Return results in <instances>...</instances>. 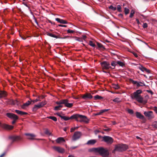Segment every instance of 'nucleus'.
I'll return each instance as SVG.
<instances>
[{
    "label": "nucleus",
    "mask_w": 157,
    "mask_h": 157,
    "mask_svg": "<svg viewBox=\"0 0 157 157\" xmlns=\"http://www.w3.org/2000/svg\"><path fill=\"white\" fill-rule=\"evenodd\" d=\"M113 87L115 89H118L119 86L117 85L114 84L113 85Z\"/></svg>",
    "instance_id": "obj_40"
},
{
    "label": "nucleus",
    "mask_w": 157,
    "mask_h": 157,
    "mask_svg": "<svg viewBox=\"0 0 157 157\" xmlns=\"http://www.w3.org/2000/svg\"><path fill=\"white\" fill-rule=\"evenodd\" d=\"M46 104L45 101H42L38 103L37 105H35L33 108V111H36L38 109L42 107Z\"/></svg>",
    "instance_id": "obj_5"
},
{
    "label": "nucleus",
    "mask_w": 157,
    "mask_h": 157,
    "mask_svg": "<svg viewBox=\"0 0 157 157\" xmlns=\"http://www.w3.org/2000/svg\"><path fill=\"white\" fill-rule=\"evenodd\" d=\"M130 81L133 84L136 85L137 87H139L140 86H143V85H139V84L138 82L137 81H135L132 79H130Z\"/></svg>",
    "instance_id": "obj_22"
},
{
    "label": "nucleus",
    "mask_w": 157,
    "mask_h": 157,
    "mask_svg": "<svg viewBox=\"0 0 157 157\" xmlns=\"http://www.w3.org/2000/svg\"><path fill=\"white\" fill-rule=\"evenodd\" d=\"M55 20L57 22L61 24H67V21L59 18H56Z\"/></svg>",
    "instance_id": "obj_18"
},
{
    "label": "nucleus",
    "mask_w": 157,
    "mask_h": 157,
    "mask_svg": "<svg viewBox=\"0 0 157 157\" xmlns=\"http://www.w3.org/2000/svg\"><path fill=\"white\" fill-rule=\"evenodd\" d=\"M45 133L47 134H50V133L49 132V131L48 130H47L45 131Z\"/></svg>",
    "instance_id": "obj_54"
},
{
    "label": "nucleus",
    "mask_w": 157,
    "mask_h": 157,
    "mask_svg": "<svg viewBox=\"0 0 157 157\" xmlns=\"http://www.w3.org/2000/svg\"><path fill=\"white\" fill-rule=\"evenodd\" d=\"M31 101H28L25 103H24L23 105L21 106V108L23 109H25L29 105L31 104Z\"/></svg>",
    "instance_id": "obj_15"
},
{
    "label": "nucleus",
    "mask_w": 157,
    "mask_h": 157,
    "mask_svg": "<svg viewBox=\"0 0 157 157\" xmlns=\"http://www.w3.org/2000/svg\"><path fill=\"white\" fill-rule=\"evenodd\" d=\"M65 99L60 100L59 101H56V103L57 105H61V104H64Z\"/></svg>",
    "instance_id": "obj_27"
},
{
    "label": "nucleus",
    "mask_w": 157,
    "mask_h": 157,
    "mask_svg": "<svg viewBox=\"0 0 157 157\" xmlns=\"http://www.w3.org/2000/svg\"><path fill=\"white\" fill-rule=\"evenodd\" d=\"M128 148V146L124 144H118L115 146L114 149L113 151V153L116 151L121 152L124 151Z\"/></svg>",
    "instance_id": "obj_3"
},
{
    "label": "nucleus",
    "mask_w": 157,
    "mask_h": 157,
    "mask_svg": "<svg viewBox=\"0 0 157 157\" xmlns=\"http://www.w3.org/2000/svg\"><path fill=\"white\" fill-rule=\"evenodd\" d=\"M6 116L9 118L13 120H17L18 119L17 116L13 113H7Z\"/></svg>",
    "instance_id": "obj_11"
},
{
    "label": "nucleus",
    "mask_w": 157,
    "mask_h": 157,
    "mask_svg": "<svg viewBox=\"0 0 157 157\" xmlns=\"http://www.w3.org/2000/svg\"><path fill=\"white\" fill-rule=\"evenodd\" d=\"M139 84L140 85H143V86H145V84L144 83V82H138Z\"/></svg>",
    "instance_id": "obj_46"
},
{
    "label": "nucleus",
    "mask_w": 157,
    "mask_h": 157,
    "mask_svg": "<svg viewBox=\"0 0 157 157\" xmlns=\"http://www.w3.org/2000/svg\"><path fill=\"white\" fill-rule=\"evenodd\" d=\"M67 99H65L64 105L66 107L71 108L73 106V103H69Z\"/></svg>",
    "instance_id": "obj_14"
},
{
    "label": "nucleus",
    "mask_w": 157,
    "mask_h": 157,
    "mask_svg": "<svg viewBox=\"0 0 157 157\" xmlns=\"http://www.w3.org/2000/svg\"><path fill=\"white\" fill-rule=\"evenodd\" d=\"M117 64H118L120 66L122 67H123L124 65V63L123 62L120 61H118L117 62Z\"/></svg>",
    "instance_id": "obj_33"
},
{
    "label": "nucleus",
    "mask_w": 157,
    "mask_h": 157,
    "mask_svg": "<svg viewBox=\"0 0 157 157\" xmlns=\"http://www.w3.org/2000/svg\"><path fill=\"white\" fill-rule=\"evenodd\" d=\"M142 26L144 28H146L147 27V24L146 23H144Z\"/></svg>",
    "instance_id": "obj_47"
},
{
    "label": "nucleus",
    "mask_w": 157,
    "mask_h": 157,
    "mask_svg": "<svg viewBox=\"0 0 157 157\" xmlns=\"http://www.w3.org/2000/svg\"><path fill=\"white\" fill-rule=\"evenodd\" d=\"M90 152H97V148H93L89 150Z\"/></svg>",
    "instance_id": "obj_31"
},
{
    "label": "nucleus",
    "mask_w": 157,
    "mask_h": 157,
    "mask_svg": "<svg viewBox=\"0 0 157 157\" xmlns=\"http://www.w3.org/2000/svg\"><path fill=\"white\" fill-rule=\"evenodd\" d=\"M60 117L64 121H67L70 119H75L78 122H84L87 123L89 122V120L87 117L84 115L79 114H75L72 115L70 117L66 116H60Z\"/></svg>",
    "instance_id": "obj_1"
},
{
    "label": "nucleus",
    "mask_w": 157,
    "mask_h": 157,
    "mask_svg": "<svg viewBox=\"0 0 157 157\" xmlns=\"http://www.w3.org/2000/svg\"><path fill=\"white\" fill-rule=\"evenodd\" d=\"M121 6L120 5H118L117 6V11L119 12H121Z\"/></svg>",
    "instance_id": "obj_41"
},
{
    "label": "nucleus",
    "mask_w": 157,
    "mask_h": 157,
    "mask_svg": "<svg viewBox=\"0 0 157 157\" xmlns=\"http://www.w3.org/2000/svg\"><path fill=\"white\" fill-rule=\"evenodd\" d=\"M142 91L140 90H137L131 94V97L132 99H135L139 102L143 103V98L140 95Z\"/></svg>",
    "instance_id": "obj_2"
},
{
    "label": "nucleus",
    "mask_w": 157,
    "mask_h": 157,
    "mask_svg": "<svg viewBox=\"0 0 157 157\" xmlns=\"http://www.w3.org/2000/svg\"><path fill=\"white\" fill-rule=\"evenodd\" d=\"M47 35L49 36L54 37L56 39L58 38V37L57 36L51 33H47Z\"/></svg>",
    "instance_id": "obj_30"
},
{
    "label": "nucleus",
    "mask_w": 157,
    "mask_h": 157,
    "mask_svg": "<svg viewBox=\"0 0 157 157\" xmlns=\"http://www.w3.org/2000/svg\"><path fill=\"white\" fill-rule=\"evenodd\" d=\"M15 112L17 114L21 115H26L27 114V113L26 112H23L18 110H15Z\"/></svg>",
    "instance_id": "obj_24"
},
{
    "label": "nucleus",
    "mask_w": 157,
    "mask_h": 157,
    "mask_svg": "<svg viewBox=\"0 0 157 157\" xmlns=\"http://www.w3.org/2000/svg\"><path fill=\"white\" fill-rule=\"evenodd\" d=\"M97 44L99 48H102L103 47L102 45L100 43H97Z\"/></svg>",
    "instance_id": "obj_48"
},
{
    "label": "nucleus",
    "mask_w": 157,
    "mask_h": 157,
    "mask_svg": "<svg viewBox=\"0 0 157 157\" xmlns=\"http://www.w3.org/2000/svg\"><path fill=\"white\" fill-rule=\"evenodd\" d=\"M154 110L155 113H157V107H155Z\"/></svg>",
    "instance_id": "obj_55"
},
{
    "label": "nucleus",
    "mask_w": 157,
    "mask_h": 157,
    "mask_svg": "<svg viewBox=\"0 0 157 157\" xmlns=\"http://www.w3.org/2000/svg\"><path fill=\"white\" fill-rule=\"evenodd\" d=\"M63 107V106L62 105H59L58 106H55L54 108V109L56 110H59L60 109Z\"/></svg>",
    "instance_id": "obj_32"
},
{
    "label": "nucleus",
    "mask_w": 157,
    "mask_h": 157,
    "mask_svg": "<svg viewBox=\"0 0 157 157\" xmlns=\"http://www.w3.org/2000/svg\"><path fill=\"white\" fill-rule=\"evenodd\" d=\"M103 139L107 144H111L113 141L112 138L109 136H105L103 137Z\"/></svg>",
    "instance_id": "obj_9"
},
{
    "label": "nucleus",
    "mask_w": 157,
    "mask_h": 157,
    "mask_svg": "<svg viewBox=\"0 0 157 157\" xmlns=\"http://www.w3.org/2000/svg\"><path fill=\"white\" fill-rule=\"evenodd\" d=\"M101 64L103 69L107 70L111 68L109 63L108 62L104 61L101 63Z\"/></svg>",
    "instance_id": "obj_6"
},
{
    "label": "nucleus",
    "mask_w": 157,
    "mask_h": 157,
    "mask_svg": "<svg viewBox=\"0 0 157 157\" xmlns=\"http://www.w3.org/2000/svg\"><path fill=\"white\" fill-rule=\"evenodd\" d=\"M97 142V140H89L87 142L86 144L88 145H94Z\"/></svg>",
    "instance_id": "obj_21"
},
{
    "label": "nucleus",
    "mask_w": 157,
    "mask_h": 157,
    "mask_svg": "<svg viewBox=\"0 0 157 157\" xmlns=\"http://www.w3.org/2000/svg\"><path fill=\"white\" fill-rule=\"evenodd\" d=\"M110 129L109 128H106V129H104V130L105 131H108Z\"/></svg>",
    "instance_id": "obj_56"
},
{
    "label": "nucleus",
    "mask_w": 157,
    "mask_h": 157,
    "mask_svg": "<svg viewBox=\"0 0 157 157\" xmlns=\"http://www.w3.org/2000/svg\"><path fill=\"white\" fill-rule=\"evenodd\" d=\"M136 138L137 139H140V140H141L142 139L140 138V137L138 136H137L136 137Z\"/></svg>",
    "instance_id": "obj_57"
},
{
    "label": "nucleus",
    "mask_w": 157,
    "mask_h": 157,
    "mask_svg": "<svg viewBox=\"0 0 157 157\" xmlns=\"http://www.w3.org/2000/svg\"><path fill=\"white\" fill-rule=\"evenodd\" d=\"M94 98L95 99H102L103 98L101 96H99L98 95H96L94 97Z\"/></svg>",
    "instance_id": "obj_35"
},
{
    "label": "nucleus",
    "mask_w": 157,
    "mask_h": 157,
    "mask_svg": "<svg viewBox=\"0 0 157 157\" xmlns=\"http://www.w3.org/2000/svg\"><path fill=\"white\" fill-rule=\"evenodd\" d=\"M81 135V132L78 131L75 132L72 137V140L73 141L77 140L80 137Z\"/></svg>",
    "instance_id": "obj_7"
},
{
    "label": "nucleus",
    "mask_w": 157,
    "mask_h": 157,
    "mask_svg": "<svg viewBox=\"0 0 157 157\" xmlns=\"http://www.w3.org/2000/svg\"><path fill=\"white\" fill-rule=\"evenodd\" d=\"M117 64V62L114 61H112L111 63V66L114 67L113 68V69L115 68V67Z\"/></svg>",
    "instance_id": "obj_36"
},
{
    "label": "nucleus",
    "mask_w": 157,
    "mask_h": 157,
    "mask_svg": "<svg viewBox=\"0 0 157 157\" xmlns=\"http://www.w3.org/2000/svg\"><path fill=\"white\" fill-rule=\"evenodd\" d=\"M83 39H85L86 37V36H83Z\"/></svg>",
    "instance_id": "obj_63"
},
{
    "label": "nucleus",
    "mask_w": 157,
    "mask_h": 157,
    "mask_svg": "<svg viewBox=\"0 0 157 157\" xmlns=\"http://www.w3.org/2000/svg\"><path fill=\"white\" fill-rule=\"evenodd\" d=\"M68 157H74V156L71 155H70L68 156Z\"/></svg>",
    "instance_id": "obj_62"
},
{
    "label": "nucleus",
    "mask_w": 157,
    "mask_h": 157,
    "mask_svg": "<svg viewBox=\"0 0 157 157\" xmlns=\"http://www.w3.org/2000/svg\"><path fill=\"white\" fill-rule=\"evenodd\" d=\"M113 101L117 102V103H119L121 101V99L118 98H116L113 100Z\"/></svg>",
    "instance_id": "obj_28"
},
{
    "label": "nucleus",
    "mask_w": 157,
    "mask_h": 157,
    "mask_svg": "<svg viewBox=\"0 0 157 157\" xmlns=\"http://www.w3.org/2000/svg\"><path fill=\"white\" fill-rule=\"evenodd\" d=\"M134 13H135V11L133 10H132L131 11V13H130V15L129 16V17L130 18L132 17L133 16V15L134 14Z\"/></svg>",
    "instance_id": "obj_38"
},
{
    "label": "nucleus",
    "mask_w": 157,
    "mask_h": 157,
    "mask_svg": "<svg viewBox=\"0 0 157 157\" xmlns=\"http://www.w3.org/2000/svg\"><path fill=\"white\" fill-rule=\"evenodd\" d=\"M136 116L137 117L140 119H143L144 118V116L141 114V113L139 112H136Z\"/></svg>",
    "instance_id": "obj_20"
},
{
    "label": "nucleus",
    "mask_w": 157,
    "mask_h": 157,
    "mask_svg": "<svg viewBox=\"0 0 157 157\" xmlns=\"http://www.w3.org/2000/svg\"><path fill=\"white\" fill-rule=\"evenodd\" d=\"M127 111L130 114H132L133 113V110L131 109H128Z\"/></svg>",
    "instance_id": "obj_45"
},
{
    "label": "nucleus",
    "mask_w": 157,
    "mask_h": 157,
    "mask_svg": "<svg viewBox=\"0 0 157 157\" xmlns=\"http://www.w3.org/2000/svg\"><path fill=\"white\" fill-rule=\"evenodd\" d=\"M58 26L59 27H66L67 25H59Z\"/></svg>",
    "instance_id": "obj_53"
},
{
    "label": "nucleus",
    "mask_w": 157,
    "mask_h": 157,
    "mask_svg": "<svg viewBox=\"0 0 157 157\" xmlns=\"http://www.w3.org/2000/svg\"><path fill=\"white\" fill-rule=\"evenodd\" d=\"M5 154L3 153L1 155H0V157H2Z\"/></svg>",
    "instance_id": "obj_59"
},
{
    "label": "nucleus",
    "mask_w": 157,
    "mask_h": 157,
    "mask_svg": "<svg viewBox=\"0 0 157 157\" xmlns=\"http://www.w3.org/2000/svg\"><path fill=\"white\" fill-rule=\"evenodd\" d=\"M48 118L49 119H50L55 121H56L57 120L56 118L55 117L49 116V117H48Z\"/></svg>",
    "instance_id": "obj_34"
},
{
    "label": "nucleus",
    "mask_w": 157,
    "mask_h": 157,
    "mask_svg": "<svg viewBox=\"0 0 157 157\" xmlns=\"http://www.w3.org/2000/svg\"><path fill=\"white\" fill-rule=\"evenodd\" d=\"M97 152L104 157L107 156L108 154L107 151L102 147L97 148Z\"/></svg>",
    "instance_id": "obj_4"
},
{
    "label": "nucleus",
    "mask_w": 157,
    "mask_h": 157,
    "mask_svg": "<svg viewBox=\"0 0 157 157\" xmlns=\"http://www.w3.org/2000/svg\"><path fill=\"white\" fill-rule=\"evenodd\" d=\"M75 40H77L78 41L81 42L82 41V39L80 38L75 37Z\"/></svg>",
    "instance_id": "obj_42"
},
{
    "label": "nucleus",
    "mask_w": 157,
    "mask_h": 157,
    "mask_svg": "<svg viewBox=\"0 0 157 157\" xmlns=\"http://www.w3.org/2000/svg\"><path fill=\"white\" fill-rule=\"evenodd\" d=\"M16 120H13V121L12 122V124H14L16 122Z\"/></svg>",
    "instance_id": "obj_58"
},
{
    "label": "nucleus",
    "mask_w": 157,
    "mask_h": 157,
    "mask_svg": "<svg viewBox=\"0 0 157 157\" xmlns=\"http://www.w3.org/2000/svg\"><path fill=\"white\" fill-rule=\"evenodd\" d=\"M2 127L3 128L6 129H11L13 128V126H12L5 124H3Z\"/></svg>",
    "instance_id": "obj_19"
},
{
    "label": "nucleus",
    "mask_w": 157,
    "mask_h": 157,
    "mask_svg": "<svg viewBox=\"0 0 157 157\" xmlns=\"http://www.w3.org/2000/svg\"><path fill=\"white\" fill-rule=\"evenodd\" d=\"M124 13L126 15L128 14L129 13V10L127 8L125 7L124 8Z\"/></svg>",
    "instance_id": "obj_37"
},
{
    "label": "nucleus",
    "mask_w": 157,
    "mask_h": 157,
    "mask_svg": "<svg viewBox=\"0 0 157 157\" xmlns=\"http://www.w3.org/2000/svg\"><path fill=\"white\" fill-rule=\"evenodd\" d=\"M57 143H60L62 142H65V140L63 137H59L56 140Z\"/></svg>",
    "instance_id": "obj_23"
},
{
    "label": "nucleus",
    "mask_w": 157,
    "mask_h": 157,
    "mask_svg": "<svg viewBox=\"0 0 157 157\" xmlns=\"http://www.w3.org/2000/svg\"><path fill=\"white\" fill-rule=\"evenodd\" d=\"M39 101V99H36L35 100H31V102L32 101H33V103L36 102L38 101Z\"/></svg>",
    "instance_id": "obj_49"
},
{
    "label": "nucleus",
    "mask_w": 157,
    "mask_h": 157,
    "mask_svg": "<svg viewBox=\"0 0 157 157\" xmlns=\"http://www.w3.org/2000/svg\"><path fill=\"white\" fill-rule=\"evenodd\" d=\"M52 148L55 151L61 153H63L65 151L63 148L59 147L53 146Z\"/></svg>",
    "instance_id": "obj_10"
},
{
    "label": "nucleus",
    "mask_w": 157,
    "mask_h": 157,
    "mask_svg": "<svg viewBox=\"0 0 157 157\" xmlns=\"http://www.w3.org/2000/svg\"><path fill=\"white\" fill-rule=\"evenodd\" d=\"M144 71H146V72L148 73H150V71L149 70L147 69L146 68H145Z\"/></svg>",
    "instance_id": "obj_52"
},
{
    "label": "nucleus",
    "mask_w": 157,
    "mask_h": 157,
    "mask_svg": "<svg viewBox=\"0 0 157 157\" xmlns=\"http://www.w3.org/2000/svg\"><path fill=\"white\" fill-rule=\"evenodd\" d=\"M109 8L112 10H115L117 9V7H113V6L111 5L109 7Z\"/></svg>",
    "instance_id": "obj_43"
},
{
    "label": "nucleus",
    "mask_w": 157,
    "mask_h": 157,
    "mask_svg": "<svg viewBox=\"0 0 157 157\" xmlns=\"http://www.w3.org/2000/svg\"><path fill=\"white\" fill-rule=\"evenodd\" d=\"M6 95V94L5 91H0V98L5 97Z\"/></svg>",
    "instance_id": "obj_26"
},
{
    "label": "nucleus",
    "mask_w": 157,
    "mask_h": 157,
    "mask_svg": "<svg viewBox=\"0 0 157 157\" xmlns=\"http://www.w3.org/2000/svg\"><path fill=\"white\" fill-rule=\"evenodd\" d=\"M9 103L11 105H18L19 104V102L17 100H11L10 101Z\"/></svg>",
    "instance_id": "obj_17"
},
{
    "label": "nucleus",
    "mask_w": 157,
    "mask_h": 157,
    "mask_svg": "<svg viewBox=\"0 0 157 157\" xmlns=\"http://www.w3.org/2000/svg\"><path fill=\"white\" fill-rule=\"evenodd\" d=\"M74 32V31L70 29H68L67 30V32L68 33H73Z\"/></svg>",
    "instance_id": "obj_50"
},
{
    "label": "nucleus",
    "mask_w": 157,
    "mask_h": 157,
    "mask_svg": "<svg viewBox=\"0 0 157 157\" xmlns=\"http://www.w3.org/2000/svg\"><path fill=\"white\" fill-rule=\"evenodd\" d=\"M25 135L28 136L27 138L29 140L35 139V137H36L35 135L32 134L25 133Z\"/></svg>",
    "instance_id": "obj_16"
},
{
    "label": "nucleus",
    "mask_w": 157,
    "mask_h": 157,
    "mask_svg": "<svg viewBox=\"0 0 157 157\" xmlns=\"http://www.w3.org/2000/svg\"><path fill=\"white\" fill-rule=\"evenodd\" d=\"M108 110V109H104L101 110H100V111L99 112L94 114V115L97 116L98 115H101L102 113H104Z\"/></svg>",
    "instance_id": "obj_25"
},
{
    "label": "nucleus",
    "mask_w": 157,
    "mask_h": 157,
    "mask_svg": "<svg viewBox=\"0 0 157 157\" xmlns=\"http://www.w3.org/2000/svg\"><path fill=\"white\" fill-rule=\"evenodd\" d=\"M152 126L156 128H157V121L154 122Z\"/></svg>",
    "instance_id": "obj_44"
},
{
    "label": "nucleus",
    "mask_w": 157,
    "mask_h": 157,
    "mask_svg": "<svg viewBox=\"0 0 157 157\" xmlns=\"http://www.w3.org/2000/svg\"><path fill=\"white\" fill-rule=\"evenodd\" d=\"M57 115L60 117V116H62L59 113H57Z\"/></svg>",
    "instance_id": "obj_61"
},
{
    "label": "nucleus",
    "mask_w": 157,
    "mask_h": 157,
    "mask_svg": "<svg viewBox=\"0 0 157 157\" xmlns=\"http://www.w3.org/2000/svg\"><path fill=\"white\" fill-rule=\"evenodd\" d=\"M82 97L84 100H87L91 98H92V96L90 94L87 93L82 95Z\"/></svg>",
    "instance_id": "obj_13"
},
{
    "label": "nucleus",
    "mask_w": 157,
    "mask_h": 157,
    "mask_svg": "<svg viewBox=\"0 0 157 157\" xmlns=\"http://www.w3.org/2000/svg\"><path fill=\"white\" fill-rule=\"evenodd\" d=\"M113 124H116L115 122V121L113 122Z\"/></svg>",
    "instance_id": "obj_64"
},
{
    "label": "nucleus",
    "mask_w": 157,
    "mask_h": 157,
    "mask_svg": "<svg viewBox=\"0 0 157 157\" xmlns=\"http://www.w3.org/2000/svg\"><path fill=\"white\" fill-rule=\"evenodd\" d=\"M89 44L92 47H94L95 46V44L91 41H89Z\"/></svg>",
    "instance_id": "obj_39"
},
{
    "label": "nucleus",
    "mask_w": 157,
    "mask_h": 157,
    "mask_svg": "<svg viewBox=\"0 0 157 157\" xmlns=\"http://www.w3.org/2000/svg\"><path fill=\"white\" fill-rule=\"evenodd\" d=\"M138 68L143 72L144 71L146 68L140 65L138 67Z\"/></svg>",
    "instance_id": "obj_29"
},
{
    "label": "nucleus",
    "mask_w": 157,
    "mask_h": 157,
    "mask_svg": "<svg viewBox=\"0 0 157 157\" xmlns=\"http://www.w3.org/2000/svg\"><path fill=\"white\" fill-rule=\"evenodd\" d=\"M9 139L13 141H14L20 140L21 138L20 136H10Z\"/></svg>",
    "instance_id": "obj_12"
},
{
    "label": "nucleus",
    "mask_w": 157,
    "mask_h": 157,
    "mask_svg": "<svg viewBox=\"0 0 157 157\" xmlns=\"http://www.w3.org/2000/svg\"><path fill=\"white\" fill-rule=\"evenodd\" d=\"M136 21L137 22V23H138V24H139V20H138V19H136Z\"/></svg>",
    "instance_id": "obj_60"
},
{
    "label": "nucleus",
    "mask_w": 157,
    "mask_h": 157,
    "mask_svg": "<svg viewBox=\"0 0 157 157\" xmlns=\"http://www.w3.org/2000/svg\"><path fill=\"white\" fill-rule=\"evenodd\" d=\"M144 114L149 119H151L154 118V116L153 112L151 111H145L144 112Z\"/></svg>",
    "instance_id": "obj_8"
},
{
    "label": "nucleus",
    "mask_w": 157,
    "mask_h": 157,
    "mask_svg": "<svg viewBox=\"0 0 157 157\" xmlns=\"http://www.w3.org/2000/svg\"><path fill=\"white\" fill-rule=\"evenodd\" d=\"M76 128H72L71 129V132H74L76 129Z\"/></svg>",
    "instance_id": "obj_51"
}]
</instances>
